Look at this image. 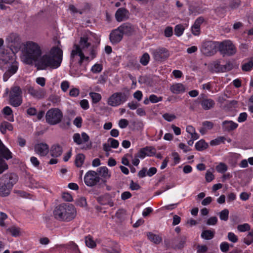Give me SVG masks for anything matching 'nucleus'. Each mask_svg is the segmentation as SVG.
Instances as JSON below:
<instances>
[{
    "mask_svg": "<svg viewBox=\"0 0 253 253\" xmlns=\"http://www.w3.org/2000/svg\"><path fill=\"white\" fill-rule=\"evenodd\" d=\"M63 51L58 47L54 46L49 53L40 57L36 64L37 69H55L58 68L62 62Z\"/></svg>",
    "mask_w": 253,
    "mask_h": 253,
    "instance_id": "nucleus-1",
    "label": "nucleus"
},
{
    "mask_svg": "<svg viewBox=\"0 0 253 253\" xmlns=\"http://www.w3.org/2000/svg\"><path fill=\"white\" fill-rule=\"evenodd\" d=\"M42 54L41 48L37 43L28 41L24 44L21 59L25 63L32 65L34 62H38Z\"/></svg>",
    "mask_w": 253,
    "mask_h": 253,
    "instance_id": "nucleus-2",
    "label": "nucleus"
},
{
    "mask_svg": "<svg viewBox=\"0 0 253 253\" xmlns=\"http://www.w3.org/2000/svg\"><path fill=\"white\" fill-rule=\"evenodd\" d=\"M77 211L71 204L63 203L57 206L53 211V215L57 220L70 222L76 216Z\"/></svg>",
    "mask_w": 253,
    "mask_h": 253,
    "instance_id": "nucleus-3",
    "label": "nucleus"
},
{
    "mask_svg": "<svg viewBox=\"0 0 253 253\" xmlns=\"http://www.w3.org/2000/svg\"><path fill=\"white\" fill-rule=\"evenodd\" d=\"M8 42L13 43L11 44V47L13 48H11V52L7 49H4L0 51V64H8L12 62L13 56H14V52H17L19 51L20 46L19 43H18L19 37L15 34H11L6 39Z\"/></svg>",
    "mask_w": 253,
    "mask_h": 253,
    "instance_id": "nucleus-4",
    "label": "nucleus"
},
{
    "mask_svg": "<svg viewBox=\"0 0 253 253\" xmlns=\"http://www.w3.org/2000/svg\"><path fill=\"white\" fill-rule=\"evenodd\" d=\"M63 116L61 110L57 108H51L46 113V122L50 125H56L61 122Z\"/></svg>",
    "mask_w": 253,
    "mask_h": 253,
    "instance_id": "nucleus-5",
    "label": "nucleus"
},
{
    "mask_svg": "<svg viewBox=\"0 0 253 253\" xmlns=\"http://www.w3.org/2000/svg\"><path fill=\"white\" fill-rule=\"evenodd\" d=\"M9 103L13 107H17L22 103V91L18 86H14L11 88L9 95Z\"/></svg>",
    "mask_w": 253,
    "mask_h": 253,
    "instance_id": "nucleus-6",
    "label": "nucleus"
},
{
    "mask_svg": "<svg viewBox=\"0 0 253 253\" xmlns=\"http://www.w3.org/2000/svg\"><path fill=\"white\" fill-rule=\"evenodd\" d=\"M2 158L9 160L12 158V154L0 140V174L8 168V165Z\"/></svg>",
    "mask_w": 253,
    "mask_h": 253,
    "instance_id": "nucleus-7",
    "label": "nucleus"
},
{
    "mask_svg": "<svg viewBox=\"0 0 253 253\" xmlns=\"http://www.w3.org/2000/svg\"><path fill=\"white\" fill-rule=\"evenodd\" d=\"M219 51L223 56H232L234 55L237 49L235 46L230 41H224L219 44Z\"/></svg>",
    "mask_w": 253,
    "mask_h": 253,
    "instance_id": "nucleus-8",
    "label": "nucleus"
},
{
    "mask_svg": "<svg viewBox=\"0 0 253 253\" xmlns=\"http://www.w3.org/2000/svg\"><path fill=\"white\" fill-rule=\"evenodd\" d=\"M128 98L124 92H118L113 93L108 99V104L111 106H118L126 102Z\"/></svg>",
    "mask_w": 253,
    "mask_h": 253,
    "instance_id": "nucleus-9",
    "label": "nucleus"
},
{
    "mask_svg": "<svg viewBox=\"0 0 253 253\" xmlns=\"http://www.w3.org/2000/svg\"><path fill=\"white\" fill-rule=\"evenodd\" d=\"M201 104L202 108L205 110H209L214 107L215 102L211 98H204L201 101L198 99L195 100L190 106V109L194 110L197 106Z\"/></svg>",
    "mask_w": 253,
    "mask_h": 253,
    "instance_id": "nucleus-10",
    "label": "nucleus"
},
{
    "mask_svg": "<svg viewBox=\"0 0 253 253\" xmlns=\"http://www.w3.org/2000/svg\"><path fill=\"white\" fill-rule=\"evenodd\" d=\"M217 44V42L212 41L204 42L201 49V52L207 56L213 55L216 52Z\"/></svg>",
    "mask_w": 253,
    "mask_h": 253,
    "instance_id": "nucleus-11",
    "label": "nucleus"
},
{
    "mask_svg": "<svg viewBox=\"0 0 253 253\" xmlns=\"http://www.w3.org/2000/svg\"><path fill=\"white\" fill-rule=\"evenodd\" d=\"M152 55L155 61L161 62L166 60L169 58V52L167 48L159 47L152 50Z\"/></svg>",
    "mask_w": 253,
    "mask_h": 253,
    "instance_id": "nucleus-12",
    "label": "nucleus"
},
{
    "mask_svg": "<svg viewBox=\"0 0 253 253\" xmlns=\"http://www.w3.org/2000/svg\"><path fill=\"white\" fill-rule=\"evenodd\" d=\"M100 179V178L97 175V173L93 170L87 171L84 177L85 184L90 187L96 185L99 182Z\"/></svg>",
    "mask_w": 253,
    "mask_h": 253,
    "instance_id": "nucleus-13",
    "label": "nucleus"
},
{
    "mask_svg": "<svg viewBox=\"0 0 253 253\" xmlns=\"http://www.w3.org/2000/svg\"><path fill=\"white\" fill-rule=\"evenodd\" d=\"M18 176L13 173H6L0 177V183L9 186V187H13V185L18 181Z\"/></svg>",
    "mask_w": 253,
    "mask_h": 253,
    "instance_id": "nucleus-14",
    "label": "nucleus"
},
{
    "mask_svg": "<svg viewBox=\"0 0 253 253\" xmlns=\"http://www.w3.org/2000/svg\"><path fill=\"white\" fill-rule=\"evenodd\" d=\"M122 34L126 36H131L135 32V27L129 23H125L118 27Z\"/></svg>",
    "mask_w": 253,
    "mask_h": 253,
    "instance_id": "nucleus-15",
    "label": "nucleus"
},
{
    "mask_svg": "<svg viewBox=\"0 0 253 253\" xmlns=\"http://www.w3.org/2000/svg\"><path fill=\"white\" fill-rule=\"evenodd\" d=\"M9 64L8 69L3 75V80L5 82L7 81L12 75L14 74L18 69V63L17 62H11V63Z\"/></svg>",
    "mask_w": 253,
    "mask_h": 253,
    "instance_id": "nucleus-16",
    "label": "nucleus"
},
{
    "mask_svg": "<svg viewBox=\"0 0 253 253\" xmlns=\"http://www.w3.org/2000/svg\"><path fill=\"white\" fill-rule=\"evenodd\" d=\"M123 37V34L118 28L112 31L109 35V39L111 42L115 44L121 41Z\"/></svg>",
    "mask_w": 253,
    "mask_h": 253,
    "instance_id": "nucleus-17",
    "label": "nucleus"
},
{
    "mask_svg": "<svg viewBox=\"0 0 253 253\" xmlns=\"http://www.w3.org/2000/svg\"><path fill=\"white\" fill-rule=\"evenodd\" d=\"M27 92L33 97L37 99H41L44 97V92L42 89H35L31 86H26Z\"/></svg>",
    "mask_w": 253,
    "mask_h": 253,
    "instance_id": "nucleus-18",
    "label": "nucleus"
},
{
    "mask_svg": "<svg viewBox=\"0 0 253 253\" xmlns=\"http://www.w3.org/2000/svg\"><path fill=\"white\" fill-rule=\"evenodd\" d=\"M35 151L40 156H45L49 152V147L46 143H39L35 146Z\"/></svg>",
    "mask_w": 253,
    "mask_h": 253,
    "instance_id": "nucleus-19",
    "label": "nucleus"
},
{
    "mask_svg": "<svg viewBox=\"0 0 253 253\" xmlns=\"http://www.w3.org/2000/svg\"><path fill=\"white\" fill-rule=\"evenodd\" d=\"M74 142L77 145L87 142L89 140V136L85 132H82L81 135L79 133H74L73 136Z\"/></svg>",
    "mask_w": 253,
    "mask_h": 253,
    "instance_id": "nucleus-20",
    "label": "nucleus"
},
{
    "mask_svg": "<svg viewBox=\"0 0 253 253\" xmlns=\"http://www.w3.org/2000/svg\"><path fill=\"white\" fill-rule=\"evenodd\" d=\"M102 251L104 253H120L121 250L116 243L111 242L108 246L103 247Z\"/></svg>",
    "mask_w": 253,
    "mask_h": 253,
    "instance_id": "nucleus-21",
    "label": "nucleus"
},
{
    "mask_svg": "<svg viewBox=\"0 0 253 253\" xmlns=\"http://www.w3.org/2000/svg\"><path fill=\"white\" fill-rule=\"evenodd\" d=\"M129 12L126 8H120L115 13V18L118 22H121L128 18Z\"/></svg>",
    "mask_w": 253,
    "mask_h": 253,
    "instance_id": "nucleus-22",
    "label": "nucleus"
},
{
    "mask_svg": "<svg viewBox=\"0 0 253 253\" xmlns=\"http://www.w3.org/2000/svg\"><path fill=\"white\" fill-rule=\"evenodd\" d=\"M204 19L203 17H198L195 21L191 27V31L193 35L198 36L200 34V26L204 22Z\"/></svg>",
    "mask_w": 253,
    "mask_h": 253,
    "instance_id": "nucleus-23",
    "label": "nucleus"
},
{
    "mask_svg": "<svg viewBox=\"0 0 253 253\" xmlns=\"http://www.w3.org/2000/svg\"><path fill=\"white\" fill-rule=\"evenodd\" d=\"M74 49L72 50L71 53V60H73L75 55H78L81 60H84L85 56L82 51V48L78 44H75L73 46Z\"/></svg>",
    "mask_w": 253,
    "mask_h": 253,
    "instance_id": "nucleus-24",
    "label": "nucleus"
},
{
    "mask_svg": "<svg viewBox=\"0 0 253 253\" xmlns=\"http://www.w3.org/2000/svg\"><path fill=\"white\" fill-rule=\"evenodd\" d=\"M222 129L224 131H232L237 128L238 124L232 121H224L222 124Z\"/></svg>",
    "mask_w": 253,
    "mask_h": 253,
    "instance_id": "nucleus-25",
    "label": "nucleus"
},
{
    "mask_svg": "<svg viewBox=\"0 0 253 253\" xmlns=\"http://www.w3.org/2000/svg\"><path fill=\"white\" fill-rule=\"evenodd\" d=\"M170 90L174 94H180L185 91V87L182 84L176 83L170 86Z\"/></svg>",
    "mask_w": 253,
    "mask_h": 253,
    "instance_id": "nucleus-26",
    "label": "nucleus"
},
{
    "mask_svg": "<svg viewBox=\"0 0 253 253\" xmlns=\"http://www.w3.org/2000/svg\"><path fill=\"white\" fill-rule=\"evenodd\" d=\"M12 188L0 183V196L1 197L8 196L10 194Z\"/></svg>",
    "mask_w": 253,
    "mask_h": 253,
    "instance_id": "nucleus-27",
    "label": "nucleus"
},
{
    "mask_svg": "<svg viewBox=\"0 0 253 253\" xmlns=\"http://www.w3.org/2000/svg\"><path fill=\"white\" fill-rule=\"evenodd\" d=\"M62 148L59 145H55L52 146L50 150V154L53 157H58L62 153Z\"/></svg>",
    "mask_w": 253,
    "mask_h": 253,
    "instance_id": "nucleus-28",
    "label": "nucleus"
},
{
    "mask_svg": "<svg viewBox=\"0 0 253 253\" xmlns=\"http://www.w3.org/2000/svg\"><path fill=\"white\" fill-rule=\"evenodd\" d=\"M186 240V237L184 236L180 237L178 240L175 239L173 240L174 248L178 249L183 248L185 244Z\"/></svg>",
    "mask_w": 253,
    "mask_h": 253,
    "instance_id": "nucleus-29",
    "label": "nucleus"
},
{
    "mask_svg": "<svg viewBox=\"0 0 253 253\" xmlns=\"http://www.w3.org/2000/svg\"><path fill=\"white\" fill-rule=\"evenodd\" d=\"M215 234V232L214 231H212L211 230H204L202 231L201 233V237L202 238L209 240L212 239Z\"/></svg>",
    "mask_w": 253,
    "mask_h": 253,
    "instance_id": "nucleus-30",
    "label": "nucleus"
},
{
    "mask_svg": "<svg viewBox=\"0 0 253 253\" xmlns=\"http://www.w3.org/2000/svg\"><path fill=\"white\" fill-rule=\"evenodd\" d=\"M13 128V126L6 121L2 122L0 125V130L2 134H5L7 130H12Z\"/></svg>",
    "mask_w": 253,
    "mask_h": 253,
    "instance_id": "nucleus-31",
    "label": "nucleus"
},
{
    "mask_svg": "<svg viewBox=\"0 0 253 253\" xmlns=\"http://www.w3.org/2000/svg\"><path fill=\"white\" fill-rule=\"evenodd\" d=\"M147 237L151 242L156 244L160 243L162 241V238L160 236L151 232L147 233Z\"/></svg>",
    "mask_w": 253,
    "mask_h": 253,
    "instance_id": "nucleus-32",
    "label": "nucleus"
},
{
    "mask_svg": "<svg viewBox=\"0 0 253 253\" xmlns=\"http://www.w3.org/2000/svg\"><path fill=\"white\" fill-rule=\"evenodd\" d=\"M208 146V144L204 139H201L195 144V148L197 150L201 151L207 149Z\"/></svg>",
    "mask_w": 253,
    "mask_h": 253,
    "instance_id": "nucleus-33",
    "label": "nucleus"
},
{
    "mask_svg": "<svg viewBox=\"0 0 253 253\" xmlns=\"http://www.w3.org/2000/svg\"><path fill=\"white\" fill-rule=\"evenodd\" d=\"M88 38L87 37H82L80 40V47L83 49L87 48L90 46V43L88 42Z\"/></svg>",
    "mask_w": 253,
    "mask_h": 253,
    "instance_id": "nucleus-34",
    "label": "nucleus"
},
{
    "mask_svg": "<svg viewBox=\"0 0 253 253\" xmlns=\"http://www.w3.org/2000/svg\"><path fill=\"white\" fill-rule=\"evenodd\" d=\"M86 246L90 248H94L96 247V244L93 240L92 236L88 235L84 238Z\"/></svg>",
    "mask_w": 253,
    "mask_h": 253,
    "instance_id": "nucleus-35",
    "label": "nucleus"
},
{
    "mask_svg": "<svg viewBox=\"0 0 253 253\" xmlns=\"http://www.w3.org/2000/svg\"><path fill=\"white\" fill-rule=\"evenodd\" d=\"M85 156L83 154H79L77 155L75 163L76 166L79 168L81 167L84 162Z\"/></svg>",
    "mask_w": 253,
    "mask_h": 253,
    "instance_id": "nucleus-36",
    "label": "nucleus"
},
{
    "mask_svg": "<svg viewBox=\"0 0 253 253\" xmlns=\"http://www.w3.org/2000/svg\"><path fill=\"white\" fill-rule=\"evenodd\" d=\"M97 171L102 177L104 178H109L110 177L108 169L106 167H102L99 168Z\"/></svg>",
    "mask_w": 253,
    "mask_h": 253,
    "instance_id": "nucleus-37",
    "label": "nucleus"
},
{
    "mask_svg": "<svg viewBox=\"0 0 253 253\" xmlns=\"http://www.w3.org/2000/svg\"><path fill=\"white\" fill-rule=\"evenodd\" d=\"M253 67V58H252L249 62L244 64L242 66V69L244 71L248 72L251 70Z\"/></svg>",
    "mask_w": 253,
    "mask_h": 253,
    "instance_id": "nucleus-38",
    "label": "nucleus"
},
{
    "mask_svg": "<svg viewBox=\"0 0 253 253\" xmlns=\"http://www.w3.org/2000/svg\"><path fill=\"white\" fill-rule=\"evenodd\" d=\"M229 211L228 209H224L219 213V216L220 220L227 221L229 217Z\"/></svg>",
    "mask_w": 253,
    "mask_h": 253,
    "instance_id": "nucleus-39",
    "label": "nucleus"
},
{
    "mask_svg": "<svg viewBox=\"0 0 253 253\" xmlns=\"http://www.w3.org/2000/svg\"><path fill=\"white\" fill-rule=\"evenodd\" d=\"M89 94L93 103H97L101 99V95L98 93L90 92Z\"/></svg>",
    "mask_w": 253,
    "mask_h": 253,
    "instance_id": "nucleus-40",
    "label": "nucleus"
},
{
    "mask_svg": "<svg viewBox=\"0 0 253 253\" xmlns=\"http://www.w3.org/2000/svg\"><path fill=\"white\" fill-rule=\"evenodd\" d=\"M150 60V56L148 53H145L140 59V63L143 66H146Z\"/></svg>",
    "mask_w": 253,
    "mask_h": 253,
    "instance_id": "nucleus-41",
    "label": "nucleus"
},
{
    "mask_svg": "<svg viewBox=\"0 0 253 253\" xmlns=\"http://www.w3.org/2000/svg\"><path fill=\"white\" fill-rule=\"evenodd\" d=\"M226 138L224 136H220L217 137V138L212 140L210 142V144L211 146L218 145L221 143H224Z\"/></svg>",
    "mask_w": 253,
    "mask_h": 253,
    "instance_id": "nucleus-42",
    "label": "nucleus"
},
{
    "mask_svg": "<svg viewBox=\"0 0 253 253\" xmlns=\"http://www.w3.org/2000/svg\"><path fill=\"white\" fill-rule=\"evenodd\" d=\"M244 242L247 245H250L253 243V230L250 232L247 237L244 239Z\"/></svg>",
    "mask_w": 253,
    "mask_h": 253,
    "instance_id": "nucleus-43",
    "label": "nucleus"
},
{
    "mask_svg": "<svg viewBox=\"0 0 253 253\" xmlns=\"http://www.w3.org/2000/svg\"><path fill=\"white\" fill-rule=\"evenodd\" d=\"M184 30V28L183 25L181 24L177 25L174 28L175 35L178 37L182 35Z\"/></svg>",
    "mask_w": 253,
    "mask_h": 253,
    "instance_id": "nucleus-44",
    "label": "nucleus"
},
{
    "mask_svg": "<svg viewBox=\"0 0 253 253\" xmlns=\"http://www.w3.org/2000/svg\"><path fill=\"white\" fill-rule=\"evenodd\" d=\"M233 69V64L230 62H227L225 65H222L221 72H228Z\"/></svg>",
    "mask_w": 253,
    "mask_h": 253,
    "instance_id": "nucleus-45",
    "label": "nucleus"
},
{
    "mask_svg": "<svg viewBox=\"0 0 253 253\" xmlns=\"http://www.w3.org/2000/svg\"><path fill=\"white\" fill-rule=\"evenodd\" d=\"M237 228L238 230L241 232L249 231L251 229L250 225L248 223L240 224L237 226Z\"/></svg>",
    "mask_w": 253,
    "mask_h": 253,
    "instance_id": "nucleus-46",
    "label": "nucleus"
},
{
    "mask_svg": "<svg viewBox=\"0 0 253 253\" xmlns=\"http://www.w3.org/2000/svg\"><path fill=\"white\" fill-rule=\"evenodd\" d=\"M102 69L103 67L101 64L96 63L92 67L91 71L93 73L97 74L101 72Z\"/></svg>",
    "mask_w": 253,
    "mask_h": 253,
    "instance_id": "nucleus-47",
    "label": "nucleus"
},
{
    "mask_svg": "<svg viewBox=\"0 0 253 253\" xmlns=\"http://www.w3.org/2000/svg\"><path fill=\"white\" fill-rule=\"evenodd\" d=\"M217 171L220 173H224L227 170V167L224 163H221L216 166Z\"/></svg>",
    "mask_w": 253,
    "mask_h": 253,
    "instance_id": "nucleus-48",
    "label": "nucleus"
},
{
    "mask_svg": "<svg viewBox=\"0 0 253 253\" xmlns=\"http://www.w3.org/2000/svg\"><path fill=\"white\" fill-rule=\"evenodd\" d=\"M76 204L81 207H85L87 205L86 199L83 197L79 198L76 200Z\"/></svg>",
    "mask_w": 253,
    "mask_h": 253,
    "instance_id": "nucleus-49",
    "label": "nucleus"
},
{
    "mask_svg": "<svg viewBox=\"0 0 253 253\" xmlns=\"http://www.w3.org/2000/svg\"><path fill=\"white\" fill-rule=\"evenodd\" d=\"M7 231L11 233L13 236H18L19 235L20 231L18 228L15 227H12L11 228H8Z\"/></svg>",
    "mask_w": 253,
    "mask_h": 253,
    "instance_id": "nucleus-50",
    "label": "nucleus"
},
{
    "mask_svg": "<svg viewBox=\"0 0 253 253\" xmlns=\"http://www.w3.org/2000/svg\"><path fill=\"white\" fill-rule=\"evenodd\" d=\"M163 118L168 121L171 122L172 120L176 119V116L174 114L165 113L163 115Z\"/></svg>",
    "mask_w": 253,
    "mask_h": 253,
    "instance_id": "nucleus-51",
    "label": "nucleus"
},
{
    "mask_svg": "<svg viewBox=\"0 0 253 253\" xmlns=\"http://www.w3.org/2000/svg\"><path fill=\"white\" fill-rule=\"evenodd\" d=\"M146 153L147 154V156H153L156 152L155 148L153 147H145Z\"/></svg>",
    "mask_w": 253,
    "mask_h": 253,
    "instance_id": "nucleus-52",
    "label": "nucleus"
},
{
    "mask_svg": "<svg viewBox=\"0 0 253 253\" xmlns=\"http://www.w3.org/2000/svg\"><path fill=\"white\" fill-rule=\"evenodd\" d=\"M163 99L162 97H157L155 94L150 95L149 96V100L151 103H155L159 101H161Z\"/></svg>",
    "mask_w": 253,
    "mask_h": 253,
    "instance_id": "nucleus-53",
    "label": "nucleus"
},
{
    "mask_svg": "<svg viewBox=\"0 0 253 253\" xmlns=\"http://www.w3.org/2000/svg\"><path fill=\"white\" fill-rule=\"evenodd\" d=\"M240 3V0H232L230 2L229 6L232 9H236L239 6Z\"/></svg>",
    "mask_w": 253,
    "mask_h": 253,
    "instance_id": "nucleus-54",
    "label": "nucleus"
},
{
    "mask_svg": "<svg viewBox=\"0 0 253 253\" xmlns=\"http://www.w3.org/2000/svg\"><path fill=\"white\" fill-rule=\"evenodd\" d=\"M227 237L228 240L233 243H236L238 241L237 236L233 232L228 233Z\"/></svg>",
    "mask_w": 253,
    "mask_h": 253,
    "instance_id": "nucleus-55",
    "label": "nucleus"
},
{
    "mask_svg": "<svg viewBox=\"0 0 253 253\" xmlns=\"http://www.w3.org/2000/svg\"><path fill=\"white\" fill-rule=\"evenodd\" d=\"M127 157H129L131 159H132V155L131 154H127L124 157H123L122 159V163L126 166H129L130 164L129 161L127 158Z\"/></svg>",
    "mask_w": 253,
    "mask_h": 253,
    "instance_id": "nucleus-56",
    "label": "nucleus"
},
{
    "mask_svg": "<svg viewBox=\"0 0 253 253\" xmlns=\"http://www.w3.org/2000/svg\"><path fill=\"white\" fill-rule=\"evenodd\" d=\"M220 248L222 252L226 253L229 250V245L227 242H222L220 245Z\"/></svg>",
    "mask_w": 253,
    "mask_h": 253,
    "instance_id": "nucleus-57",
    "label": "nucleus"
},
{
    "mask_svg": "<svg viewBox=\"0 0 253 253\" xmlns=\"http://www.w3.org/2000/svg\"><path fill=\"white\" fill-rule=\"evenodd\" d=\"M217 222V218L216 216L210 217L207 221V224L209 225H214Z\"/></svg>",
    "mask_w": 253,
    "mask_h": 253,
    "instance_id": "nucleus-58",
    "label": "nucleus"
},
{
    "mask_svg": "<svg viewBox=\"0 0 253 253\" xmlns=\"http://www.w3.org/2000/svg\"><path fill=\"white\" fill-rule=\"evenodd\" d=\"M146 150L145 148H141L139 150L138 153L136 154V157H139V158L143 159L145 157V156H147V154L146 153Z\"/></svg>",
    "mask_w": 253,
    "mask_h": 253,
    "instance_id": "nucleus-59",
    "label": "nucleus"
},
{
    "mask_svg": "<svg viewBox=\"0 0 253 253\" xmlns=\"http://www.w3.org/2000/svg\"><path fill=\"white\" fill-rule=\"evenodd\" d=\"M108 141L110 142L111 147L117 148L119 146V142L117 140L110 138L108 139Z\"/></svg>",
    "mask_w": 253,
    "mask_h": 253,
    "instance_id": "nucleus-60",
    "label": "nucleus"
},
{
    "mask_svg": "<svg viewBox=\"0 0 253 253\" xmlns=\"http://www.w3.org/2000/svg\"><path fill=\"white\" fill-rule=\"evenodd\" d=\"M140 186L138 183L134 182L132 180L130 181L129 188L131 190H137L140 189Z\"/></svg>",
    "mask_w": 253,
    "mask_h": 253,
    "instance_id": "nucleus-61",
    "label": "nucleus"
},
{
    "mask_svg": "<svg viewBox=\"0 0 253 253\" xmlns=\"http://www.w3.org/2000/svg\"><path fill=\"white\" fill-rule=\"evenodd\" d=\"M73 124L77 127L80 128L82 126V119L81 117H76L74 120Z\"/></svg>",
    "mask_w": 253,
    "mask_h": 253,
    "instance_id": "nucleus-62",
    "label": "nucleus"
},
{
    "mask_svg": "<svg viewBox=\"0 0 253 253\" xmlns=\"http://www.w3.org/2000/svg\"><path fill=\"white\" fill-rule=\"evenodd\" d=\"M128 125V122L127 120L123 119L120 120L119 126L122 128H126Z\"/></svg>",
    "mask_w": 253,
    "mask_h": 253,
    "instance_id": "nucleus-63",
    "label": "nucleus"
},
{
    "mask_svg": "<svg viewBox=\"0 0 253 253\" xmlns=\"http://www.w3.org/2000/svg\"><path fill=\"white\" fill-rule=\"evenodd\" d=\"M80 93L79 89L77 88H73L71 89L69 92L70 96L72 97H77Z\"/></svg>",
    "mask_w": 253,
    "mask_h": 253,
    "instance_id": "nucleus-64",
    "label": "nucleus"
}]
</instances>
